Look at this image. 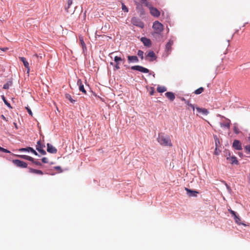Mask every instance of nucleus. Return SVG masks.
Here are the masks:
<instances>
[{
    "label": "nucleus",
    "mask_w": 250,
    "mask_h": 250,
    "mask_svg": "<svg viewBox=\"0 0 250 250\" xmlns=\"http://www.w3.org/2000/svg\"><path fill=\"white\" fill-rule=\"evenodd\" d=\"M157 141L160 145L164 146H172V144L169 137L165 136L163 133H159L157 138Z\"/></svg>",
    "instance_id": "nucleus-1"
},
{
    "label": "nucleus",
    "mask_w": 250,
    "mask_h": 250,
    "mask_svg": "<svg viewBox=\"0 0 250 250\" xmlns=\"http://www.w3.org/2000/svg\"><path fill=\"white\" fill-rule=\"evenodd\" d=\"M152 28L155 33L159 34L163 31L164 25L157 21L153 22Z\"/></svg>",
    "instance_id": "nucleus-2"
},
{
    "label": "nucleus",
    "mask_w": 250,
    "mask_h": 250,
    "mask_svg": "<svg viewBox=\"0 0 250 250\" xmlns=\"http://www.w3.org/2000/svg\"><path fill=\"white\" fill-rule=\"evenodd\" d=\"M146 6L149 8L150 13L152 16L158 17L160 15V11L156 8L152 6L149 3H146Z\"/></svg>",
    "instance_id": "nucleus-3"
},
{
    "label": "nucleus",
    "mask_w": 250,
    "mask_h": 250,
    "mask_svg": "<svg viewBox=\"0 0 250 250\" xmlns=\"http://www.w3.org/2000/svg\"><path fill=\"white\" fill-rule=\"evenodd\" d=\"M131 22L134 25L138 27L143 28L144 26V23L141 21L139 19L136 17H133L131 19Z\"/></svg>",
    "instance_id": "nucleus-4"
},
{
    "label": "nucleus",
    "mask_w": 250,
    "mask_h": 250,
    "mask_svg": "<svg viewBox=\"0 0 250 250\" xmlns=\"http://www.w3.org/2000/svg\"><path fill=\"white\" fill-rule=\"evenodd\" d=\"M13 163L16 165L17 167H21V168H26L27 167V164L23 161H21L20 160H13L12 161Z\"/></svg>",
    "instance_id": "nucleus-5"
},
{
    "label": "nucleus",
    "mask_w": 250,
    "mask_h": 250,
    "mask_svg": "<svg viewBox=\"0 0 250 250\" xmlns=\"http://www.w3.org/2000/svg\"><path fill=\"white\" fill-rule=\"evenodd\" d=\"M131 69L132 70H135L139 71L141 72H143L144 73H147L149 72V70L146 68H145L140 65H135L131 67Z\"/></svg>",
    "instance_id": "nucleus-6"
},
{
    "label": "nucleus",
    "mask_w": 250,
    "mask_h": 250,
    "mask_svg": "<svg viewBox=\"0 0 250 250\" xmlns=\"http://www.w3.org/2000/svg\"><path fill=\"white\" fill-rule=\"evenodd\" d=\"M146 59L148 60L149 62H153L156 60L157 57L153 51H150L146 55Z\"/></svg>",
    "instance_id": "nucleus-7"
},
{
    "label": "nucleus",
    "mask_w": 250,
    "mask_h": 250,
    "mask_svg": "<svg viewBox=\"0 0 250 250\" xmlns=\"http://www.w3.org/2000/svg\"><path fill=\"white\" fill-rule=\"evenodd\" d=\"M44 147L45 146L42 145L40 141L37 142L36 149L42 155L46 154V151L43 149Z\"/></svg>",
    "instance_id": "nucleus-8"
},
{
    "label": "nucleus",
    "mask_w": 250,
    "mask_h": 250,
    "mask_svg": "<svg viewBox=\"0 0 250 250\" xmlns=\"http://www.w3.org/2000/svg\"><path fill=\"white\" fill-rule=\"evenodd\" d=\"M227 159L229 161V162L231 164H238V161L235 156H231L229 152L228 156L227 157Z\"/></svg>",
    "instance_id": "nucleus-9"
},
{
    "label": "nucleus",
    "mask_w": 250,
    "mask_h": 250,
    "mask_svg": "<svg viewBox=\"0 0 250 250\" xmlns=\"http://www.w3.org/2000/svg\"><path fill=\"white\" fill-rule=\"evenodd\" d=\"M77 85L79 86V90L82 92L84 94H86V91L84 88L83 84L81 79H78L77 81Z\"/></svg>",
    "instance_id": "nucleus-10"
},
{
    "label": "nucleus",
    "mask_w": 250,
    "mask_h": 250,
    "mask_svg": "<svg viewBox=\"0 0 250 250\" xmlns=\"http://www.w3.org/2000/svg\"><path fill=\"white\" fill-rule=\"evenodd\" d=\"M232 146L236 150H241L242 149L240 142L237 140L233 141Z\"/></svg>",
    "instance_id": "nucleus-11"
},
{
    "label": "nucleus",
    "mask_w": 250,
    "mask_h": 250,
    "mask_svg": "<svg viewBox=\"0 0 250 250\" xmlns=\"http://www.w3.org/2000/svg\"><path fill=\"white\" fill-rule=\"evenodd\" d=\"M19 59L23 62L24 67L27 70V73H29L30 71V67L28 62L26 61V59L24 57H20Z\"/></svg>",
    "instance_id": "nucleus-12"
},
{
    "label": "nucleus",
    "mask_w": 250,
    "mask_h": 250,
    "mask_svg": "<svg viewBox=\"0 0 250 250\" xmlns=\"http://www.w3.org/2000/svg\"><path fill=\"white\" fill-rule=\"evenodd\" d=\"M47 151L49 153L54 154V153H56L57 152V150L52 145L48 143V144H47Z\"/></svg>",
    "instance_id": "nucleus-13"
},
{
    "label": "nucleus",
    "mask_w": 250,
    "mask_h": 250,
    "mask_svg": "<svg viewBox=\"0 0 250 250\" xmlns=\"http://www.w3.org/2000/svg\"><path fill=\"white\" fill-rule=\"evenodd\" d=\"M141 42L143 43L145 46L149 47L151 44V42L150 39L146 37H142L141 39Z\"/></svg>",
    "instance_id": "nucleus-14"
},
{
    "label": "nucleus",
    "mask_w": 250,
    "mask_h": 250,
    "mask_svg": "<svg viewBox=\"0 0 250 250\" xmlns=\"http://www.w3.org/2000/svg\"><path fill=\"white\" fill-rule=\"evenodd\" d=\"M127 60L128 63L138 62H139V59L136 56H128Z\"/></svg>",
    "instance_id": "nucleus-15"
},
{
    "label": "nucleus",
    "mask_w": 250,
    "mask_h": 250,
    "mask_svg": "<svg viewBox=\"0 0 250 250\" xmlns=\"http://www.w3.org/2000/svg\"><path fill=\"white\" fill-rule=\"evenodd\" d=\"M124 59H122L120 57L115 56L114 57V61L116 62V65H115V69L117 70L120 69L119 66V62L123 61Z\"/></svg>",
    "instance_id": "nucleus-16"
},
{
    "label": "nucleus",
    "mask_w": 250,
    "mask_h": 250,
    "mask_svg": "<svg viewBox=\"0 0 250 250\" xmlns=\"http://www.w3.org/2000/svg\"><path fill=\"white\" fill-rule=\"evenodd\" d=\"M173 44V42L171 40H169L166 45V51L167 52V54H169L171 50V46Z\"/></svg>",
    "instance_id": "nucleus-17"
},
{
    "label": "nucleus",
    "mask_w": 250,
    "mask_h": 250,
    "mask_svg": "<svg viewBox=\"0 0 250 250\" xmlns=\"http://www.w3.org/2000/svg\"><path fill=\"white\" fill-rule=\"evenodd\" d=\"M196 109L199 113L203 115H207L209 113L208 111L205 108L196 107Z\"/></svg>",
    "instance_id": "nucleus-18"
},
{
    "label": "nucleus",
    "mask_w": 250,
    "mask_h": 250,
    "mask_svg": "<svg viewBox=\"0 0 250 250\" xmlns=\"http://www.w3.org/2000/svg\"><path fill=\"white\" fill-rule=\"evenodd\" d=\"M19 151H30V152H32L33 154H34L35 155H38L37 152L33 148L30 147H28L26 148H21L19 149Z\"/></svg>",
    "instance_id": "nucleus-19"
},
{
    "label": "nucleus",
    "mask_w": 250,
    "mask_h": 250,
    "mask_svg": "<svg viewBox=\"0 0 250 250\" xmlns=\"http://www.w3.org/2000/svg\"><path fill=\"white\" fill-rule=\"evenodd\" d=\"M185 190L187 191L188 194L189 196H196L197 194L198 193V192L192 190L187 188H185Z\"/></svg>",
    "instance_id": "nucleus-20"
},
{
    "label": "nucleus",
    "mask_w": 250,
    "mask_h": 250,
    "mask_svg": "<svg viewBox=\"0 0 250 250\" xmlns=\"http://www.w3.org/2000/svg\"><path fill=\"white\" fill-rule=\"evenodd\" d=\"M165 95L171 101H173L175 98L174 94L171 92H167L166 93Z\"/></svg>",
    "instance_id": "nucleus-21"
},
{
    "label": "nucleus",
    "mask_w": 250,
    "mask_h": 250,
    "mask_svg": "<svg viewBox=\"0 0 250 250\" xmlns=\"http://www.w3.org/2000/svg\"><path fill=\"white\" fill-rule=\"evenodd\" d=\"M29 172L36 174L42 175L43 172L42 170L29 168Z\"/></svg>",
    "instance_id": "nucleus-22"
},
{
    "label": "nucleus",
    "mask_w": 250,
    "mask_h": 250,
    "mask_svg": "<svg viewBox=\"0 0 250 250\" xmlns=\"http://www.w3.org/2000/svg\"><path fill=\"white\" fill-rule=\"evenodd\" d=\"M230 121L229 119H227V121L224 123H220V126L222 127H226L228 128H229L230 127Z\"/></svg>",
    "instance_id": "nucleus-23"
},
{
    "label": "nucleus",
    "mask_w": 250,
    "mask_h": 250,
    "mask_svg": "<svg viewBox=\"0 0 250 250\" xmlns=\"http://www.w3.org/2000/svg\"><path fill=\"white\" fill-rule=\"evenodd\" d=\"M17 156L21 158L30 161L31 162H32V161H33V158L29 156H28V155H17Z\"/></svg>",
    "instance_id": "nucleus-24"
},
{
    "label": "nucleus",
    "mask_w": 250,
    "mask_h": 250,
    "mask_svg": "<svg viewBox=\"0 0 250 250\" xmlns=\"http://www.w3.org/2000/svg\"><path fill=\"white\" fill-rule=\"evenodd\" d=\"M157 90L159 93H162L166 91L167 88L165 86H158L157 88Z\"/></svg>",
    "instance_id": "nucleus-25"
},
{
    "label": "nucleus",
    "mask_w": 250,
    "mask_h": 250,
    "mask_svg": "<svg viewBox=\"0 0 250 250\" xmlns=\"http://www.w3.org/2000/svg\"><path fill=\"white\" fill-rule=\"evenodd\" d=\"M72 3V0H67V5L65 7V10L67 12H69V8Z\"/></svg>",
    "instance_id": "nucleus-26"
},
{
    "label": "nucleus",
    "mask_w": 250,
    "mask_h": 250,
    "mask_svg": "<svg viewBox=\"0 0 250 250\" xmlns=\"http://www.w3.org/2000/svg\"><path fill=\"white\" fill-rule=\"evenodd\" d=\"M79 40L83 50H84V49H86V45L83 40V38L82 37H80Z\"/></svg>",
    "instance_id": "nucleus-27"
},
{
    "label": "nucleus",
    "mask_w": 250,
    "mask_h": 250,
    "mask_svg": "<svg viewBox=\"0 0 250 250\" xmlns=\"http://www.w3.org/2000/svg\"><path fill=\"white\" fill-rule=\"evenodd\" d=\"M204 90V88L203 87H201L194 91V93L196 95L200 94L202 93Z\"/></svg>",
    "instance_id": "nucleus-28"
},
{
    "label": "nucleus",
    "mask_w": 250,
    "mask_h": 250,
    "mask_svg": "<svg viewBox=\"0 0 250 250\" xmlns=\"http://www.w3.org/2000/svg\"><path fill=\"white\" fill-rule=\"evenodd\" d=\"M65 97L66 99H68L71 103H74L75 102V100H73L71 95L69 94H66L65 95Z\"/></svg>",
    "instance_id": "nucleus-29"
},
{
    "label": "nucleus",
    "mask_w": 250,
    "mask_h": 250,
    "mask_svg": "<svg viewBox=\"0 0 250 250\" xmlns=\"http://www.w3.org/2000/svg\"><path fill=\"white\" fill-rule=\"evenodd\" d=\"M79 17V15L77 14L76 16H75V12H74L72 14L70 15V18L73 21L77 20L78 18Z\"/></svg>",
    "instance_id": "nucleus-30"
},
{
    "label": "nucleus",
    "mask_w": 250,
    "mask_h": 250,
    "mask_svg": "<svg viewBox=\"0 0 250 250\" xmlns=\"http://www.w3.org/2000/svg\"><path fill=\"white\" fill-rule=\"evenodd\" d=\"M2 99L4 102V104L9 108H12V106H11L9 103H8L5 99V97L4 96H2Z\"/></svg>",
    "instance_id": "nucleus-31"
},
{
    "label": "nucleus",
    "mask_w": 250,
    "mask_h": 250,
    "mask_svg": "<svg viewBox=\"0 0 250 250\" xmlns=\"http://www.w3.org/2000/svg\"><path fill=\"white\" fill-rule=\"evenodd\" d=\"M234 219L235 220V222H236V223H237V224H239V225H241V219L237 215L235 216L234 217Z\"/></svg>",
    "instance_id": "nucleus-32"
},
{
    "label": "nucleus",
    "mask_w": 250,
    "mask_h": 250,
    "mask_svg": "<svg viewBox=\"0 0 250 250\" xmlns=\"http://www.w3.org/2000/svg\"><path fill=\"white\" fill-rule=\"evenodd\" d=\"M137 55L141 58L142 60L144 58V52L141 50H138Z\"/></svg>",
    "instance_id": "nucleus-33"
},
{
    "label": "nucleus",
    "mask_w": 250,
    "mask_h": 250,
    "mask_svg": "<svg viewBox=\"0 0 250 250\" xmlns=\"http://www.w3.org/2000/svg\"><path fill=\"white\" fill-rule=\"evenodd\" d=\"M122 10L125 12H127L128 11L127 7L124 3H122Z\"/></svg>",
    "instance_id": "nucleus-34"
},
{
    "label": "nucleus",
    "mask_w": 250,
    "mask_h": 250,
    "mask_svg": "<svg viewBox=\"0 0 250 250\" xmlns=\"http://www.w3.org/2000/svg\"><path fill=\"white\" fill-rule=\"evenodd\" d=\"M0 151H2L3 152H4V153H10V151H9L8 150H7L5 148H4L2 147H0Z\"/></svg>",
    "instance_id": "nucleus-35"
},
{
    "label": "nucleus",
    "mask_w": 250,
    "mask_h": 250,
    "mask_svg": "<svg viewBox=\"0 0 250 250\" xmlns=\"http://www.w3.org/2000/svg\"><path fill=\"white\" fill-rule=\"evenodd\" d=\"M32 163L35 164L36 165H37V166H42V163L39 162V161H35L34 159H33V161H32Z\"/></svg>",
    "instance_id": "nucleus-36"
},
{
    "label": "nucleus",
    "mask_w": 250,
    "mask_h": 250,
    "mask_svg": "<svg viewBox=\"0 0 250 250\" xmlns=\"http://www.w3.org/2000/svg\"><path fill=\"white\" fill-rule=\"evenodd\" d=\"M220 152V150L218 149V147H215L214 154L216 155H218L219 154Z\"/></svg>",
    "instance_id": "nucleus-37"
},
{
    "label": "nucleus",
    "mask_w": 250,
    "mask_h": 250,
    "mask_svg": "<svg viewBox=\"0 0 250 250\" xmlns=\"http://www.w3.org/2000/svg\"><path fill=\"white\" fill-rule=\"evenodd\" d=\"M215 144L216 147H218L219 145L220 144V142L219 139L217 137H216V138L215 139Z\"/></svg>",
    "instance_id": "nucleus-38"
},
{
    "label": "nucleus",
    "mask_w": 250,
    "mask_h": 250,
    "mask_svg": "<svg viewBox=\"0 0 250 250\" xmlns=\"http://www.w3.org/2000/svg\"><path fill=\"white\" fill-rule=\"evenodd\" d=\"M186 103L188 104V105L191 107L193 110H194L195 108H194V105L193 104H190L188 101H186Z\"/></svg>",
    "instance_id": "nucleus-39"
},
{
    "label": "nucleus",
    "mask_w": 250,
    "mask_h": 250,
    "mask_svg": "<svg viewBox=\"0 0 250 250\" xmlns=\"http://www.w3.org/2000/svg\"><path fill=\"white\" fill-rule=\"evenodd\" d=\"M42 161L43 163H47L48 162V159L46 157H43L42 159Z\"/></svg>",
    "instance_id": "nucleus-40"
},
{
    "label": "nucleus",
    "mask_w": 250,
    "mask_h": 250,
    "mask_svg": "<svg viewBox=\"0 0 250 250\" xmlns=\"http://www.w3.org/2000/svg\"><path fill=\"white\" fill-rule=\"evenodd\" d=\"M228 210L234 217L236 215L235 212L233 210H232L230 209H229Z\"/></svg>",
    "instance_id": "nucleus-41"
},
{
    "label": "nucleus",
    "mask_w": 250,
    "mask_h": 250,
    "mask_svg": "<svg viewBox=\"0 0 250 250\" xmlns=\"http://www.w3.org/2000/svg\"><path fill=\"white\" fill-rule=\"evenodd\" d=\"M26 109L28 113H29V114L32 116L33 115V114H32V112L31 109L30 108H29L28 107H26Z\"/></svg>",
    "instance_id": "nucleus-42"
},
{
    "label": "nucleus",
    "mask_w": 250,
    "mask_h": 250,
    "mask_svg": "<svg viewBox=\"0 0 250 250\" xmlns=\"http://www.w3.org/2000/svg\"><path fill=\"white\" fill-rule=\"evenodd\" d=\"M34 56H35L38 59L39 61V58H40L41 59H42V56H39L37 54H35Z\"/></svg>",
    "instance_id": "nucleus-43"
},
{
    "label": "nucleus",
    "mask_w": 250,
    "mask_h": 250,
    "mask_svg": "<svg viewBox=\"0 0 250 250\" xmlns=\"http://www.w3.org/2000/svg\"><path fill=\"white\" fill-rule=\"evenodd\" d=\"M245 148L249 151V152H250V145L246 146H245Z\"/></svg>",
    "instance_id": "nucleus-44"
},
{
    "label": "nucleus",
    "mask_w": 250,
    "mask_h": 250,
    "mask_svg": "<svg viewBox=\"0 0 250 250\" xmlns=\"http://www.w3.org/2000/svg\"><path fill=\"white\" fill-rule=\"evenodd\" d=\"M3 88L5 89H8L9 88L8 84L7 83L4 84Z\"/></svg>",
    "instance_id": "nucleus-45"
},
{
    "label": "nucleus",
    "mask_w": 250,
    "mask_h": 250,
    "mask_svg": "<svg viewBox=\"0 0 250 250\" xmlns=\"http://www.w3.org/2000/svg\"><path fill=\"white\" fill-rule=\"evenodd\" d=\"M234 132H235L236 133L238 134V133H239V131H238V129H237V127H234Z\"/></svg>",
    "instance_id": "nucleus-46"
},
{
    "label": "nucleus",
    "mask_w": 250,
    "mask_h": 250,
    "mask_svg": "<svg viewBox=\"0 0 250 250\" xmlns=\"http://www.w3.org/2000/svg\"><path fill=\"white\" fill-rule=\"evenodd\" d=\"M0 117H1V118L3 120H5V121H7V120L6 119V118L4 117V116L3 115H1Z\"/></svg>",
    "instance_id": "nucleus-47"
},
{
    "label": "nucleus",
    "mask_w": 250,
    "mask_h": 250,
    "mask_svg": "<svg viewBox=\"0 0 250 250\" xmlns=\"http://www.w3.org/2000/svg\"><path fill=\"white\" fill-rule=\"evenodd\" d=\"M54 168H55V169H57V170L61 169V167H59V166L55 167Z\"/></svg>",
    "instance_id": "nucleus-48"
},
{
    "label": "nucleus",
    "mask_w": 250,
    "mask_h": 250,
    "mask_svg": "<svg viewBox=\"0 0 250 250\" xmlns=\"http://www.w3.org/2000/svg\"><path fill=\"white\" fill-rule=\"evenodd\" d=\"M7 49H8V48H4L2 49V50L3 51H6V50H7Z\"/></svg>",
    "instance_id": "nucleus-49"
},
{
    "label": "nucleus",
    "mask_w": 250,
    "mask_h": 250,
    "mask_svg": "<svg viewBox=\"0 0 250 250\" xmlns=\"http://www.w3.org/2000/svg\"><path fill=\"white\" fill-rule=\"evenodd\" d=\"M153 93H154V92H153V91H151V92H150V95H153Z\"/></svg>",
    "instance_id": "nucleus-50"
},
{
    "label": "nucleus",
    "mask_w": 250,
    "mask_h": 250,
    "mask_svg": "<svg viewBox=\"0 0 250 250\" xmlns=\"http://www.w3.org/2000/svg\"><path fill=\"white\" fill-rule=\"evenodd\" d=\"M14 125L15 126V127L17 128V124L16 123H14Z\"/></svg>",
    "instance_id": "nucleus-51"
},
{
    "label": "nucleus",
    "mask_w": 250,
    "mask_h": 250,
    "mask_svg": "<svg viewBox=\"0 0 250 250\" xmlns=\"http://www.w3.org/2000/svg\"><path fill=\"white\" fill-rule=\"evenodd\" d=\"M113 62H110V64L113 65Z\"/></svg>",
    "instance_id": "nucleus-52"
},
{
    "label": "nucleus",
    "mask_w": 250,
    "mask_h": 250,
    "mask_svg": "<svg viewBox=\"0 0 250 250\" xmlns=\"http://www.w3.org/2000/svg\"><path fill=\"white\" fill-rule=\"evenodd\" d=\"M0 22H1V21H0Z\"/></svg>",
    "instance_id": "nucleus-53"
}]
</instances>
